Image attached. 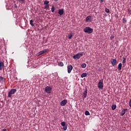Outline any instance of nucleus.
<instances>
[{
	"instance_id": "22",
	"label": "nucleus",
	"mask_w": 131,
	"mask_h": 131,
	"mask_svg": "<svg viewBox=\"0 0 131 131\" xmlns=\"http://www.w3.org/2000/svg\"><path fill=\"white\" fill-rule=\"evenodd\" d=\"M30 24L31 26H34V25L33 24V20L31 19L30 20Z\"/></svg>"
},
{
	"instance_id": "37",
	"label": "nucleus",
	"mask_w": 131,
	"mask_h": 131,
	"mask_svg": "<svg viewBox=\"0 0 131 131\" xmlns=\"http://www.w3.org/2000/svg\"><path fill=\"white\" fill-rule=\"evenodd\" d=\"M104 2V0H100L101 3H103Z\"/></svg>"
},
{
	"instance_id": "6",
	"label": "nucleus",
	"mask_w": 131,
	"mask_h": 131,
	"mask_svg": "<svg viewBox=\"0 0 131 131\" xmlns=\"http://www.w3.org/2000/svg\"><path fill=\"white\" fill-rule=\"evenodd\" d=\"M92 20H93V19L92 18V16L91 15L88 16L85 18V22L86 23H88V22H92Z\"/></svg>"
},
{
	"instance_id": "20",
	"label": "nucleus",
	"mask_w": 131,
	"mask_h": 131,
	"mask_svg": "<svg viewBox=\"0 0 131 131\" xmlns=\"http://www.w3.org/2000/svg\"><path fill=\"white\" fill-rule=\"evenodd\" d=\"M44 9L46 10H49V9H50V5L48 4L47 5H45Z\"/></svg>"
},
{
	"instance_id": "1",
	"label": "nucleus",
	"mask_w": 131,
	"mask_h": 131,
	"mask_svg": "<svg viewBox=\"0 0 131 131\" xmlns=\"http://www.w3.org/2000/svg\"><path fill=\"white\" fill-rule=\"evenodd\" d=\"M83 31L85 33H88L89 34H91V33H93V32L94 31V29H93L90 27H85V28L84 29Z\"/></svg>"
},
{
	"instance_id": "29",
	"label": "nucleus",
	"mask_w": 131,
	"mask_h": 131,
	"mask_svg": "<svg viewBox=\"0 0 131 131\" xmlns=\"http://www.w3.org/2000/svg\"><path fill=\"white\" fill-rule=\"evenodd\" d=\"M61 125H62V126H64V125H66V123H65V122H62L61 123Z\"/></svg>"
},
{
	"instance_id": "35",
	"label": "nucleus",
	"mask_w": 131,
	"mask_h": 131,
	"mask_svg": "<svg viewBox=\"0 0 131 131\" xmlns=\"http://www.w3.org/2000/svg\"><path fill=\"white\" fill-rule=\"evenodd\" d=\"M123 23H126V20L125 18H123Z\"/></svg>"
},
{
	"instance_id": "38",
	"label": "nucleus",
	"mask_w": 131,
	"mask_h": 131,
	"mask_svg": "<svg viewBox=\"0 0 131 131\" xmlns=\"http://www.w3.org/2000/svg\"><path fill=\"white\" fill-rule=\"evenodd\" d=\"M15 7L17 8V6L16 5H15Z\"/></svg>"
},
{
	"instance_id": "28",
	"label": "nucleus",
	"mask_w": 131,
	"mask_h": 131,
	"mask_svg": "<svg viewBox=\"0 0 131 131\" xmlns=\"http://www.w3.org/2000/svg\"><path fill=\"white\" fill-rule=\"evenodd\" d=\"M62 126L64 130H66L67 129V125H64V126Z\"/></svg>"
},
{
	"instance_id": "23",
	"label": "nucleus",
	"mask_w": 131,
	"mask_h": 131,
	"mask_svg": "<svg viewBox=\"0 0 131 131\" xmlns=\"http://www.w3.org/2000/svg\"><path fill=\"white\" fill-rule=\"evenodd\" d=\"M123 61H122V63L123 64H125V62H126V58L124 57H123Z\"/></svg>"
},
{
	"instance_id": "30",
	"label": "nucleus",
	"mask_w": 131,
	"mask_h": 131,
	"mask_svg": "<svg viewBox=\"0 0 131 131\" xmlns=\"http://www.w3.org/2000/svg\"><path fill=\"white\" fill-rule=\"evenodd\" d=\"M19 3H23L25 2V0H17Z\"/></svg>"
},
{
	"instance_id": "18",
	"label": "nucleus",
	"mask_w": 131,
	"mask_h": 131,
	"mask_svg": "<svg viewBox=\"0 0 131 131\" xmlns=\"http://www.w3.org/2000/svg\"><path fill=\"white\" fill-rule=\"evenodd\" d=\"M49 4H50V1H45L43 2V5H45V6L49 5Z\"/></svg>"
},
{
	"instance_id": "5",
	"label": "nucleus",
	"mask_w": 131,
	"mask_h": 131,
	"mask_svg": "<svg viewBox=\"0 0 131 131\" xmlns=\"http://www.w3.org/2000/svg\"><path fill=\"white\" fill-rule=\"evenodd\" d=\"M45 92L46 93H47V94H51V92H52V88L47 86L45 88Z\"/></svg>"
},
{
	"instance_id": "31",
	"label": "nucleus",
	"mask_w": 131,
	"mask_h": 131,
	"mask_svg": "<svg viewBox=\"0 0 131 131\" xmlns=\"http://www.w3.org/2000/svg\"><path fill=\"white\" fill-rule=\"evenodd\" d=\"M127 11H128V14H129V15H131V10H130V9L128 8V9H127Z\"/></svg>"
},
{
	"instance_id": "12",
	"label": "nucleus",
	"mask_w": 131,
	"mask_h": 131,
	"mask_svg": "<svg viewBox=\"0 0 131 131\" xmlns=\"http://www.w3.org/2000/svg\"><path fill=\"white\" fill-rule=\"evenodd\" d=\"M68 37L69 39H71V38H72V37H73V33H72V32L70 33V34L68 36Z\"/></svg>"
},
{
	"instance_id": "14",
	"label": "nucleus",
	"mask_w": 131,
	"mask_h": 131,
	"mask_svg": "<svg viewBox=\"0 0 131 131\" xmlns=\"http://www.w3.org/2000/svg\"><path fill=\"white\" fill-rule=\"evenodd\" d=\"M4 66H5V64L4 62H2L0 61V70H3V69L4 68Z\"/></svg>"
},
{
	"instance_id": "17",
	"label": "nucleus",
	"mask_w": 131,
	"mask_h": 131,
	"mask_svg": "<svg viewBox=\"0 0 131 131\" xmlns=\"http://www.w3.org/2000/svg\"><path fill=\"white\" fill-rule=\"evenodd\" d=\"M5 81V78L2 76H0V82H4Z\"/></svg>"
},
{
	"instance_id": "2",
	"label": "nucleus",
	"mask_w": 131,
	"mask_h": 131,
	"mask_svg": "<svg viewBox=\"0 0 131 131\" xmlns=\"http://www.w3.org/2000/svg\"><path fill=\"white\" fill-rule=\"evenodd\" d=\"M83 52H80L79 53L76 54L75 55H74L73 58V59H75V60H78L80 58L82 57L83 56Z\"/></svg>"
},
{
	"instance_id": "33",
	"label": "nucleus",
	"mask_w": 131,
	"mask_h": 131,
	"mask_svg": "<svg viewBox=\"0 0 131 131\" xmlns=\"http://www.w3.org/2000/svg\"><path fill=\"white\" fill-rule=\"evenodd\" d=\"M45 38H46V37H43V42H47V41H48V39H46L45 40Z\"/></svg>"
},
{
	"instance_id": "9",
	"label": "nucleus",
	"mask_w": 131,
	"mask_h": 131,
	"mask_svg": "<svg viewBox=\"0 0 131 131\" xmlns=\"http://www.w3.org/2000/svg\"><path fill=\"white\" fill-rule=\"evenodd\" d=\"M47 49H45L43 51H41L38 52V56H40V55H42V54H45V53H47Z\"/></svg>"
},
{
	"instance_id": "32",
	"label": "nucleus",
	"mask_w": 131,
	"mask_h": 131,
	"mask_svg": "<svg viewBox=\"0 0 131 131\" xmlns=\"http://www.w3.org/2000/svg\"><path fill=\"white\" fill-rule=\"evenodd\" d=\"M105 11L106 13H110V10H109V9H108L107 8H106L105 9Z\"/></svg>"
},
{
	"instance_id": "15",
	"label": "nucleus",
	"mask_w": 131,
	"mask_h": 131,
	"mask_svg": "<svg viewBox=\"0 0 131 131\" xmlns=\"http://www.w3.org/2000/svg\"><path fill=\"white\" fill-rule=\"evenodd\" d=\"M86 95H88V90H86V91L83 93L84 98H86Z\"/></svg>"
},
{
	"instance_id": "4",
	"label": "nucleus",
	"mask_w": 131,
	"mask_h": 131,
	"mask_svg": "<svg viewBox=\"0 0 131 131\" xmlns=\"http://www.w3.org/2000/svg\"><path fill=\"white\" fill-rule=\"evenodd\" d=\"M17 92V90L16 89H11L9 92H8V98H12V95H14Z\"/></svg>"
},
{
	"instance_id": "24",
	"label": "nucleus",
	"mask_w": 131,
	"mask_h": 131,
	"mask_svg": "<svg viewBox=\"0 0 131 131\" xmlns=\"http://www.w3.org/2000/svg\"><path fill=\"white\" fill-rule=\"evenodd\" d=\"M58 66H60L61 67H63V66H64V63H63L62 62H59Z\"/></svg>"
},
{
	"instance_id": "25",
	"label": "nucleus",
	"mask_w": 131,
	"mask_h": 131,
	"mask_svg": "<svg viewBox=\"0 0 131 131\" xmlns=\"http://www.w3.org/2000/svg\"><path fill=\"white\" fill-rule=\"evenodd\" d=\"M51 12L54 13L55 12V7L53 6L51 8Z\"/></svg>"
},
{
	"instance_id": "10",
	"label": "nucleus",
	"mask_w": 131,
	"mask_h": 131,
	"mask_svg": "<svg viewBox=\"0 0 131 131\" xmlns=\"http://www.w3.org/2000/svg\"><path fill=\"white\" fill-rule=\"evenodd\" d=\"M125 111H127V108L123 109L121 112V116H123L125 114Z\"/></svg>"
},
{
	"instance_id": "34",
	"label": "nucleus",
	"mask_w": 131,
	"mask_h": 131,
	"mask_svg": "<svg viewBox=\"0 0 131 131\" xmlns=\"http://www.w3.org/2000/svg\"><path fill=\"white\" fill-rule=\"evenodd\" d=\"M113 38H114V36L111 35V37H110L111 40H112V39H113Z\"/></svg>"
},
{
	"instance_id": "8",
	"label": "nucleus",
	"mask_w": 131,
	"mask_h": 131,
	"mask_svg": "<svg viewBox=\"0 0 131 131\" xmlns=\"http://www.w3.org/2000/svg\"><path fill=\"white\" fill-rule=\"evenodd\" d=\"M67 104V100L64 99L60 102L61 106H65Z\"/></svg>"
},
{
	"instance_id": "27",
	"label": "nucleus",
	"mask_w": 131,
	"mask_h": 131,
	"mask_svg": "<svg viewBox=\"0 0 131 131\" xmlns=\"http://www.w3.org/2000/svg\"><path fill=\"white\" fill-rule=\"evenodd\" d=\"M85 115H86V116L90 115V112L88 111H86L85 112Z\"/></svg>"
},
{
	"instance_id": "11",
	"label": "nucleus",
	"mask_w": 131,
	"mask_h": 131,
	"mask_svg": "<svg viewBox=\"0 0 131 131\" xmlns=\"http://www.w3.org/2000/svg\"><path fill=\"white\" fill-rule=\"evenodd\" d=\"M58 14L60 16H62L64 14V10L63 9H59L58 10Z\"/></svg>"
},
{
	"instance_id": "3",
	"label": "nucleus",
	"mask_w": 131,
	"mask_h": 131,
	"mask_svg": "<svg viewBox=\"0 0 131 131\" xmlns=\"http://www.w3.org/2000/svg\"><path fill=\"white\" fill-rule=\"evenodd\" d=\"M104 80H100L98 84V88L99 90H103V88H104Z\"/></svg>"
},
{
	"instance_id": "36",
	"label": "nucleus",
	"mask_w": 131,
	"mask_h": 131,
	"mask_svg": "<svg viewBox=\"0 0 131 131\" xmlns=\"http://www.w3.org/2000/svg\"><path fill=\"white\" fill-rule=\"evenodd\" d=\"M2 131H7V129H3L2 130Z\"/></svg>"
},
{
	"instance_id": "19",
	"label": "nucleus",
	"mask_w": 131,
	"mask_h": 131,
	"mask_svg": "<svg viewBox=\"0 0 131 131\" xmlns=\"http://www.w3.org/2000/svg\"><path fill=\"white\" fill-rule=\"evenodd\" d=\"M122 64L121 63H120L119 64V65H118V69L119 70H121V68H122Z\"/></svg>"
},
{
	"instance_id": "16",
	"label": "nucleus",
	"mask_w": 131,
	"mask_h": 131,
	"mask_svg": "<svg viewBox=\"0 0 131 131\" xmlns=\"http://www.w3.org/2000/svg\"><path fill=\"white\" fill-rule=\"evenodd\" d=\"M86 75H87L86 73H83L81 75V77L82 78H83V77H86Z\"/></svg>"
},
{
	"instance_id": "26",
	"label": "nucleus",
	"mask_w": 131,
	"mask_h": 131,
	"mask_svg": "<svg viewBox=\"0 0 131 131\" xmlns=\"http://www.w3.org/2000/svg\"><path fill=\"white\" fill-rule=\"evenodd\" d=\"M81 66L82 68H85L86 67V64L82 63Z\"/></svg>"
},
{
	"instance_id": "21",
	"label": "nucleus",
	"mask_w": 131,
	"mask_h": 131,
	"mask_svg": "<svg viewBox=\"0 0 131 131\" xmlns=\"http://www.w3.org/2000/svg\"><path fill=\"white\" fill-rule=\"evenodd\" d=\"M112 110H115L116 109V105L114 104L112 106Z\"/></svg>"
},
{
	"instance_id": "39",
	"label": "nucleus",
	"mask_w": 131,
	"mask_h": 131,
	"mask_svg": "<svg viewBox=\"0 0 131 131\" xmlns=\"http://www.w3.org/2000/svg\"><path fill=\"white\" fill-rule=\"evenodd\" d=\"M56 1H59V0H56Z\"/></svg>"
},
{
	"instance_id": "7",
	"label": "nucleus",
	"mask_w": 131,
	"mask_h": 131,
	"mask_svg": "<svg viewBox=\"0 0 131 131\" xmlns=\"http://www.w3.org/2000/svg\"><path fill=\"white\" fill-rule=\"evenodd\" d=\"M72 69H73V67L72 65H69L68 66V73H71V71H72Z\"/></svg>"
},
{
	"instance_id": "13",
	"label": "nucleus",
	"mask_w": 131,
	"mask_h": 131,
	"mask_svg": "<svg viewBox=\"0 0 131 131\" xmlns=\"http://www.w3.org/2000/svg\"><path fill=\"white\" fill-rule=\"evenodd\" d=\"M112 65L113 66H115L116 64V59H112L111 61Z\"/></svg>"
}]
</instances>
